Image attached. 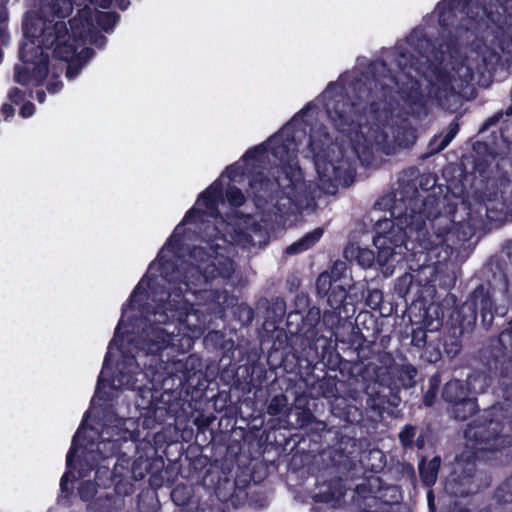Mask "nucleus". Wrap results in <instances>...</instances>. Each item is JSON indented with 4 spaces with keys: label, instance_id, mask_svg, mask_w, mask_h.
<instances>
[{
    "label": "nucleus",
    "instance_id": "obj_1",
    "mask_svg": "<svg viewBox=\"0 0 512 512\" xmlns=\"http://www.w3.org/2000/svg\"><path fill=\"white\" fill-rule=\"evenodd\" d=\"M259 144L197 197L133 290L109 344L91 408L67 454L62 493L76 486L87 512H113L133 492L147 466L121 455L112 472L105 463L122 441L134 438L133 418H119L107 405L120 391L139 389L204 332L205 312L232 304L206 286L228 278L230 246L261 247L268 222L292 225L291 216L313 205L318 190L347 184L351 161L368 163L383 144Z\"/></svg>",
    "mask_w": 512,
    "mask_h": 512
},
{
    "label": "nucleus",
    "instance_id": "obj_2",
    "mask_svg": "<svg viewBox=\"0 0 512 512\" xmlns=\"http://www.w3.org/2000/svg\"><path fill=\"white\" fill-rule=\"evenodd\" d=\"M72 11L71 0H52L42 8L46 18L36 13H29L24 24L25 40L21 46L20 57L24 68L17 67L16 81L20 84H46L50 93H57L62 83L55 78L62 72V67L52 66L49 73L50 53L56 59L67 62L66 76L72 79L93 56L88 44L96 47L105 45L106 39L96 31L111 30L117 22V16L111 12H93L88 5L79 8L77 14L68 24L61 21Z\"/></svg>",
    "mask_w": 512,
    "mask_h": 512
},
{
    "label": "nucleus",
    "instance_id": "obj_3",
    "mask_svg": "<svg viewBox=\"0 0 512 512\" xmlns=\"http://www.w3.org/2000/svg\"><path fill=\"white\" fill-rule=\"evenodd\" d=\"M433 204V199H428L424 203V213L432 228L437 227L441 230L433 236V240L426 238V232L423 230L426 222L423 220L422 213L416 214L414 210L410 215H402L398 207L394 206L391 212L393 219L379 220L375 224L373 244L377 249V264L385 277L393 274L396 265L404 260L407 251L416 250L415 245L409 248L406 243V238H412L414 233L416 236L413 240L417 241L423 250H432L446 241L444 234L448 230L450 220L444 216H435L430 219V208Z\"/></svg>",
    "mask_w": 512,
    "mask_h": 512
},
{
    "label": "nucleus",
    "instance_id": "obj_4",
    "mask_svg": "<svg viewBox=\"0 0 512 512\" xmlns=\"http://www.w3.org/2000/svg\"><path fill=\"white\" fill-rule=\"evenodd\" d=\"M350 274L344 263H337L330 272L319 275L316 288L320 295L327 296V301L332 308L340 307L346 299L351 304L361 301L364 297V287L358 288L352 285Z\"/></svg>",
    "mask_w": 512,
    "mask_h": 512
},
{
    "label": "nucleus",
    "instance_id": "obj_5",
    "mask_svg": "<svg viewBox=\"0 0 512 512\" xmlns=\"http://www.w3.org/2000/svg\"><path fill=\"white\" fill-rule=\"evenodd\" d=\"M483 428L478 427L476 430L473 428H469L465 431V438L467 439L470 447L475 450L474 455L475 458H480L479 453L485 450L489 449H496L498 448L500 442L502 443L503 440H501L499 437H494L493 439L490 438H479V436H482Z\"/></svg>",
    "mask_w": 512,
    "mask_h": 512
},
{
    "label": "nucleus",
    "instance_id": "obj_6",
    "mask_svg": "<svg viewBox=\"0 0 512 512\" xmlns=\"http://www.w3.org/2000/svg\"><path fill=\"white\" fill-rule=\"evenodd\" d=\"M415 138L414 131L406 125L395 128L391 116V151L395 146L408 147L414 143Z\"/></svg>",
    "mask_w": 512,
    "mask_h": 512
},
{
    "label": "nucleus",
    "instance_id": "obj_7",
    "mask_svg": "<svg viewBox=\"0 0 512 512\" xmlns=\"http://www.w3.org/2000/svg\"><path fill=\"white\" fill-rule=\"evenodd\" d=\"M323 235V230L317 228L311 233H308L303 238L293 243L286 249L287 254H297L306 251L312 247Z\"/></svg>",
    "mask_w": 512,
    "mask_h": 512
},
{
    "label": "nucleus",
    "instance_id": "obj_8",
    "mask_svg": "<svg viewBox=\"0 0 512 512\" xmlns=\"http://www.w3.org/2000/svg\"><path fill=\"white\" fill-rule=\"evenodd\" d=\"M440 463V457L436 456L429 462L422 461L419 464L421 479L425 485L432 486L436 482Z\"/></svg>",
    "mask_w": 512,
    "mask_h": 512
},
{
    "label": "nucleus",
    "instance_id": "obj_9",
    "mask_svg": "<svg viewBox=\"0 0 512 512\" xmlns=\"http://www.w3.org/2000/svg\"><path fill=\"white\" fill-rule=\"evenodd\" d=\"M464 396H467V391L459 380H452L445 385L443 397L446 401L455 403Z\"/></svg>",
    "mask_w": 512,
    "mask_h": 512
},
{
    "label": "nucleus",
    "instance_id": "obj_10",
    "mask_svg": "<svg viewBox=\"0 0 512 512\" xmlns=\"http://www.w3.org/2000/svg\"><path fill=\"white\" fill-rule=\"evenodd\" d=\"M345 254L346 257L355 255L357 263L362 267H370L375 260L374 253L367 248L351 246L345 251Z\"/></svg>",
    "mask_w": 512,
    "mask_h": 512
},
{
    "label": "nucleus",
    "instance_id": "obj_11",
    "mask_svg": "<svg viewBox=\"0 0 512 512\" xmlns=\"http://www.w3.org/2000/svg\"><path fill=\"white\" fill-rule=\"evenodd\" d=\"M475 411L476 403L474 399L467 398V396L462 397V399L454 403L453 413L458 419L464 420L468 415L473 414Z\"/></svg>",
    "mask_w": 512,
    "mask_h": 512
},
{
    "label": "nucleus",
    "instance_id": "obj_12",
    "mask_svg": "<svg viewBox=\"0 0 512 512\" xmlns=\"http://www.w3.org/2000/svg\"><path fill=\"white\" fill-rule=\"evenodd\" d=\"M287 406V398L284 395H278L272 398L267 411L270 415L275 416L280 414Z\"/></svg>",
    "mask_w": 512,
    "mask_h": 512
},
{
    "label": "nucleus",
    "instance_id": "obj_13",
    "mask_svg": "<svg viewBox=\"0 0 512 512\" xmlns=\"http://www.w3.org/2000/svg\"><path fill=\"white\" fill-rule=\"evenodd\" d=\"M171 497L178 506H185L190 497V490L184 486H177L173 489Z\"/></svg>",
    "mask_w": 512,
    "mask_h": 512
},
{
    "label": "nucleus",
    "instance_id": "obj_14",
    "mask_svg": "<svg viewBox=\"0 0 512 512\" xmlns=\"http://www.w3.org/2000/svg\"><path fill=\"white\" fill-rule=\"evenodd\" d=\"M486 382L487 377L484 375H475L468 379V384L474 392H484Z\"/></svg>",
    "mask_w": 512,
    "mask_h": 512
},
{
    "label": "nucleus",
    "instance_id": "obj_15",
    "mask_svg": "<svg viewBox=\"0 0 512 512\" xmlns=\"http://www.w3.org/2000/svg\"><path fill=\"white\" fill-rule=\"evenodd\" d=\"M458 132V126L456 124H452L449 126L448 132L441 138V142L437 147V150H443L446 148L449 143L452 141V139L455 137V135Z\"/></svg>",
    "mask_w": 512,
    "mask_h": 512
},
{
    "label": "nucleus",
    "instance_id": "obj_16",
    "mask_svg": "<svg viewBox=\"0 0 512 512\" xmlns=\"http://www.w3.org/2000/svg\"><path fill=\"white\" fill-rule=\"evenodd\" d=\"M458 132V126L456 124H452L449 126L448 132L441 138V142L437 147V150H443L446 148L449 143L452 141V139L455 137V135Z\"/></svg>",
    "mask_w": 512,
    "mask_h": 512
},
{
    "label": "nucleus",
    "instance_id": "obj_17",
    "mask_svg": "<svg viewBox=\"0 0 512 512\" xmlns=\"http://www.w3.org/2000/svg\"><path fill=\"white\" fill-rule=\"evenodd\" d=\"M382 299V292L377 289H374L370 291L367 296V305L372 309H376L379 307L380 303L382 302Z\"/></svg>",
    "mask_w": 512,
    "mask_h": 512
},
{
    "label": "nucleus",
    "instance_id": "obj_18",
    "mask_svg": "<svg viewBox=\"0 0 512 512\" xmlns=\"http://www.w3.org/2000/svg\"><path fill=\"white\" fill-rule=\"evenodd\" d=\"M482 321L485 326H490L493 321V313L491 311V303L489 300L483 302L482 305Z\"/></svg>",
    "mask_w": 512,
    "mask_h": 512
},
{
    "label": "nucleus",
    "instance_id": "obj_19",
    "mask_svg": "<svg viewBox=\"0 0 512 512\" xmlns=\"http://www.w3.org/2000/svg\"><path fill=\"white\" fill-rule=\"evenodd\" d=\"M413 437H414V428L410 427V426L405 427L399 435L400 441L402 442V444L404 446L410 445Z\"/></svg>",
    "mask_w": 512,
    "mask_h": 512
},
{
    "label": "nucleus",
    "instance_id": "obj_20",
    "mask_svg": "<svg viewBox=\"0 0 512 512\" xmlns=\"http://www.w3.org/2000/svg\"><path fill=\"white\" fill-rule=\"evenodd\" d=\"M499 340L503 346L510 347L512 349V322L510 323L509 328L500 334Z\"/></svg>",
    "mask_w": 512,
    "mask_h": 512
},
{
    "label": "nucleus",
    "instance_id": "obj_21",
    "mask_svg": "<svg viewBox=\"0 0 512 512\" xmlns=\"http://www.w3.org/2000/svg\"><path fill=\"white\" fill-rule=\"evenodd\" d=\"M426 341V334L423 330H416L413 332V336H412V342L416 345V346H421L425 343Z\"/></svg>",
    "mask_w": 512,
    "mask_h": 512
},
{
    "label": "nucleus",
    "instance_id": "obj_22",
    "mask_svg": "<svg viewBox=\"0 0 512 512\" xmlns=\"http://www.w3.org/2000/svg\"><path fill=\"white\" fill-rule=\"evenodd\" d=\"M34 112H35V107L30 102L23 104V106L20 109V115L23 118L31 117L34 114Z\"/></svg>",
    "mask_w": 512,
    "mask_h": 512
},
{
    "label": "nucleus",
    "instance_id": "obj_23",
    "mask_svg": "<svg viewBox=\"0 0 512 512\" xmlns=\"http://www.w3.org/2000/svg\"><path fill=\"white\" fill-rule=\"evenodd\" d=\"M10 99L12 102H14L15 104H19L20 101L22 100V92L18 89H13L10 94Z\"/></svg>",
    "mask_w": 512,
    "mask_h": 512
},
{
    "label": "nucleus",
    "instance_id": "obj_24",
    "mask_svg": "<svg viewBox=\"0 0 512 512\" xmlns=\"http://www.w3.org/2000/svg\"><path fill=\"white\" fill-rule=\"evenodd\" d=\"M1 112L4 115L5 119H8L14 114V109L12 108V106L5 104L2 106Z\"/></svg>",
    "mask_w": 512,
    "mask_h": 512
},
{
    "label": "nucleus",
    "instance_id": "obj_25",
    "mask_svg": "<svg viewBox=\"0 0 512 512\" xmlns=\"http://www.w3.org/2000/svg\"><path fill=\"white\" fill-rule=\"evenodd\" d=\"M90 3H95L102 8H107L111 2V0H89Z\"/></svg>",
    "mask_w": 512,
    "mask_h": 512
},
{
    "label": "nucleus",
    "instance_id": "obj_26",
    "mask_svg": "<svg viewBox=\"0 0 512 512\" xmlns=\"http://www.w3.org/2000/svg\"><path fill=\"white\" fill-rule=\"evenodd\" d=\"M242 309H243V312H244V314L246 316V320L247 321H251L252 318H253L252 310L250 308H248V307H243Z\"/></svg>",
    "mask_w": 512,
    "mask_h": 512
},
{
    "label": "nucleus",
    "instance_id": "obj_27",
    "mask_svg": "<svg viewBox=\"0 0 512 512\" xmlns=\"http://www.w3.org/2000/svg\"><path fill=\"white\" fill-rule=\"evenodd\" d=\"M5 29V16L4 14H0V35L3 33Z\"/></svg>",
    "mask_w": 512,
    "mask_h": 512
},
{
    "label": "nucleus",
    "instance_id": "obj_28",
    "mask_svg": "<svg viewBox=\"0 0 512 512\" xmlns=\"http://www.w3.org/2000/svg\"><path fill=\"white\" fill-rule=\"evenodd\" d=\"M427 498H428V503H429L430 510H433L434 506H433V495H432V491H429V492L427 493Z\"/></svg>",
    "mask_w": 512,
    "mask_h": 512
},
{
    "label": "nucleus",
    "instance_id": "obj_29",
    "mask_svg": "<svg viewBox=\"0 0 512 512\" xmlns=\"http://www.w3.org/2000/svg\"><path fill=\"white\" fill-rule=\"evenodd\" d=\"M44 92L43 91H37V99L40 103L44 102Z\"/></svg>",
    "mask_w": 512,
    "mask_h": 512
},
{
    "label": "nucleus",
    "instance_id": "obj_30",
    "mask_svg": "<svg viewBox=\"0 0 512 512\" xmlns=\"http://www.w3.org/2000/svg\"><path fill=\"white\" fill-rule=\"evenodd\" d=\"M371 455L374 457V458H379L381 459L382 458V453L380 451H373L371 452Z\"/></svg>",
    "mask_w": 512,
    "mask_h": 512
},
{
    "label": "nucleus",
    "instance_id": "obj_31",
    "mask_svg": "<svg viewBox=\"0 0 512 512\" xmlns=\"http://www.w3.org/2000/svg\"><path fill=\"white\" fill-rule=\"evenodd\" d=\"M425 403H426L427 405H430V404H431V398H429V396H428V395L425 397Z\"/></svg>",
    "mask_w": 512,
    "mask_h": 512
},
{
    "label": "nucleus",
    "instance_id": "obj_32",
    "mask_svg": "<svg viewBox=\"0 0 512 512\" xmlns=\"http://www.w3.org/2000/svg\"><path fill=\"white\" fill-rule=\"evenodd\" d=\"M406 280H410V277H409V276H405V277L403 278V281H406Z\"/></svg>",
    "mask_w": 512,
    "mask_h": 512
},
{
    "label": "nucleus",
    "instance_id": "obj_33",
    "mask_svg": "<svg viewBox=\"0 0 512 512\" xmlns=\"http://www.w3.org/2000/svg\"><path fill=\"white\" fill-rule=\"evenodd\" d=\"M76 5H77L78 7H81V6H82V3H81V2H77V3H76Z\"/></svg>",
    "mask_w": 512,
    "mask_h": 512
},
{
    "label": "nucleus",
    "instance_id": "obj_34",
    "mask_svg": "<svg viewBox=\"0 0 512 512\" xmlns=\"http://www.w3.org/2000/svg\"><path fill=\"white\" fill-rule=\"evenodd\" d=\"M508 114H512V108L508 111Z\"/></svg>",
    "mask_w": 512,
    "mask_h": 512
}]
</instances>
